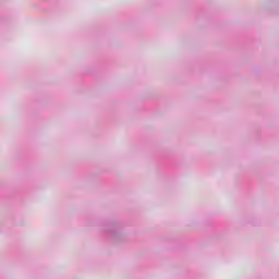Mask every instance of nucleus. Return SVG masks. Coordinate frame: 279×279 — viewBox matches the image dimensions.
<instances>
[{"instance_id":"nucleus-1","label":"nucleus","mask_w":279,"mask_h":279,"mask_svg":"<svg viewBox=\"0 0 279 279\" xmlns=\"http://www.w3.org/2000/svg\"><path fill=\"white\" fill-rule=\"evenodd\" d=\"M105 234L111 239V241H121L123 236L121 226L118 222H109L105 228Z\"/></svg>"}]
</instances>
